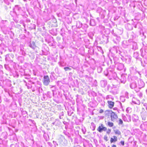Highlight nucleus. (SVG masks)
<instances>
[{
  "instance_id": "nucleus-16",
  "label": "nucleus",
  "mask_w": 147,
  "mask_h": 147,
  "mask_svg": "<svg viewBox=\"0 0 147 147\" xmlns=\"http://www.w3.org/2000/svg\"><path fill=\"white\" fill-rule=\"evenodd\" d=\"M121 143V144L123 146L124 145V142L123 141H121L120 142Z\"/></svg>"
},
{
  "instance_id": "nucleus-6",
  "label": "nucleus",
  "mask_w": 147,
  "mask_h": 147,
  "mask_svg": "<svg viewBox=\"0 0 147 147\" xmlns=\"http://www.w3.org/2000/svg\"><path fill=\"white\" fill-rule=\"evenodd\" d=\"M110 113V111L109 110H107L105 111V116H109Z\"/></svg>"
},
{
  "instance_id": "nucleus-10",
  "label": "nucleus",
  "mask_w": 147,
  "mask_h": 147,
  "mask_svg": "<svg viewBox=\"0 0 147 147\" xmlns=\"http://www.w3.org/2000/svg\"><path fill=\"white\" fill-rule=\"evenodd\" d=\"M111 129H108L107 130V131L106 132V133L107 134H109L111 132Z\"/></svg>"
},
{
  "instance_id": "nucleus-3",
  "label": "nucleus",
  "mask_w": 147,
  "mask_h": 147,
  "mask_svg": "<svg viewBox=\"0 0 147 147\" xmlns=\"http://www.w3.org/2000/svg\"><path fill=\"white\" fill-rule=\"evenodd\" d=\"M108 106L109 108L111 109L114 106V102L111 101H108Z\"/></svg>"
},
{
  "instance_id": "nucleus-13",
  "label": "nucleus",
  "mask_w": 147,
  "mask_h": 147,
  "mask_svg": "<svg viewBox=\"0 0 147 147\" xmlns=\"http://www.w3.org/2000/svg\"><path fill=\"white\" fill-rule=\"evenodd\" d=\"M50 82V80L48 78V76H47V83H49Z\"/></svg>"
},
{
  "instance_id": "nucleus-18",
  "label": "nucleus",
  "mask_w": 147,
  "mask_h": 147,
  "mask_svg": "<svg viewBox=\"0 0 147 147\" xmlns=\"http://www.w3.org/2000/svg\"><path fill=\"white\" fill-rule=\"evenodd\" d=\"M112 147H116V146L115 145L113 144L112 146Z\"/></svg>"
},
{
  "instance_id": "nucleus-8",
  "label": "nucleus",
  "mask_w": 147,
  "mask_h": 147,
  "mask_svg": "<svg viewBox=\"0 0 147 147\" xmlns=\"http://www.w3.org/2000/svg\"><path fill=\"white\" fill-rule=\"evenodd\" d=\"M108 125L110 127H112L114 125V124L112 122H108Z\"/></svg>"
},
{
  "instance_id": "nucleus-11",
  "label": "nucleus",
  "mask_w": 147,
  "mask_h": 147,
  "mask_svg": "<svg viewBox=\"0 0 147 147\" xmlns=\"http://www.w3.org/2000/svg\"><path fill=\"white\" fill-rule=\"evenodd\" d=\"M104 139L106 141H107L108 140V137L106 135L105 136H104Z\"/></svg>"
},
{
  "instance_id": "nucleus-4",
  "label": "nucleus",
  "mask_w": 147,
  "mask_h": 147,
  "mask_svg": "<svg viewBox=\"0 0 147 147\" xmlns=\"http://www.w3.org/2000/svg\"><path fill=\"white\" fill-rule=\"evenodd\" d=\"M117 140V137L115 136H113V138H111L110 139V142L111 143L115 142Z\"/></svg>"
},
{
  "instance_id": "nucleus-7",
  "label": "nucleus",
  "mask_w": 147,
  "mask_h": 147,
  "mask_svg": "<svg viewBox=\"0 0 147 147\" xmlns=\"http://www.w3.org/2000/svg\"><path fill=\"white\" fill-rule=\"evenodd\" d=\"M114 132L115 134L118 135H121V133L120 131L118 129H117L114 130Z\"/></svg>"
},
{
  "instance_id": "nucleus-9",
  "label": "nucleus",
  "mask_w": 147,
  "mask_h": 147,
  "mask_svg": "<svg viewBox=\"0 0 147 147\" xmlns=\"http://www.w3.org/2000/svg\"><path fill=\"white\" fill-rule=\"evenodd\" d=\"M64 69L65 71L71 70V68L67 67H64Z\"/></svg>"
},
{
  "instance_id": "nucleus-5",
  "label": "nucleus",
  "mask_w": 147,
  "mask_h": 147,
  "mask_svg": "<svg viewBox=\"0 0 147 147\" xmlns=\"http://www.w3.org/2000/svg\"><path fill=\"white\" fill-rule=\"evenodd\" d=\"M29 46L33 49H34L36 47L35 43L33 42L30 43Z\"/></svg>"
},
{
  "instance_id": "nucleus-2",
  "label": "nucleus",
  "mask_w": 147,
  "mask_h": 147,
  "mask_svg": "<svg viewBox=\"0 0 147 147\" xmlns=\"http://www.w3.org/2000/svg\"><path fill=\"white\" fill-rule=\"evenodd\" d=\"M111 117L112 121H113L114 120L118 118V116L117 114L113 111L111 112Z\"/></svg>"
},
{
  "instance_id": "nucleus-12",
  "label": "nucleus",
  "mask_w": 147,
  "mask_h": 147,
  "mask_svg": "<svg viewBox=\"0 0 147 147\" xmlns=\"http://www.w3.org/2000/svg\"><path fill=\"white\" fill-rule=\"evenodd\" d=\"M9 57V56L8 55H7L6 56L5 58V60H6L7 61H9V59H8Z\"/></svg>"
},
{
  "instance_id": "nucleus-14",
  "label": "nucleus",
  "mask_w": 147,
  "mask_h": 147,
  "mask_svg": "<svg viewBox=\"0 0 147 147\" xmlns=\"http://www.w3.org/2000/svg\"><path fill=\"white\" fill-rule=\"evenodd\" d=\"M104 112V111L103 109H100L99 111V113H103Z\"/></svg>"
},
{
  "instance_id": "nucleus-15",
  "label": "nucleus",
  "mask_w": 147,
  "mask_h": 147,
  "mask_svg": "<svg viewBox=\"0 0 147 147\" xmlns=\"http://www.w3.org/2000/svg\"><path fill=\"white\" fill-rule=\"evenodd\" d=\"M44 83L45 84V82L46 81V76H44Z\"/></svg>"
},
{
  "instance_id": "nucleus-1",
  "label": "nucleus",
  "mask_w": 147,
  "mask_h": 147,
  "mask_svg": "<svg viewBox=\"0 0 147 147\" xmlns=\"http://www.w3.org/2000/svg\"><path fill=\"white\" fill-rule=\"evenodd\" d=\"M107 128L104 126L103 124H101L97 129V130L99 132H101L102 131H106L107 130Z\"/></svg>"
},
{
  "instance_id": "nucleus-17",
  "label": "nucleus",
  "mask_w": 147,
  "mask_h": 147,
  "mask_svg": "<svg viewBox=\"0 0 147 147\" xmlns=\"http://www.w3.org/2000/svg\"><path fill=\"white\" fill-rule=\"evenodd\" d=\"M119 121L120 124H122L123 123V121L121 119H120L119 120Z\"/></svg>"
}]
</instances>
